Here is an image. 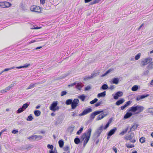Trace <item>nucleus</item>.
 Returning a JSON list of instances; mask_svg holds the SVG:
<instances>
[{"instance_id":"0e129e2a","label":"nucleus","mask_w":153,"mask_h":153,"mask_svg":"<svg viewBox=\"0 0 153 153\" xmlns=\"http://www.w3.org/2000/svg\"><path fill=\"white\" fill-rule=\"evenodd\" d=\"M69 148L68 146L65 147L64 148V149L65 151H67L69 150Z\"/></svg>"},{"instance_id":"423d86ee","label":"nucleus","mask_w":153,"mask_h":153,"mask_svg":"<svg viewBox=\"0 0 153 153\" xmlns=\"http://www.w3.org/2000/svg\"><path fill=\"white\" fill-rule=\"evenodd\" d=\"M11 5L10 3L7 1L0 2V7L2 8H8Z\"/></svg>"},{"instance_id":"f257e3e1","label":"nucleus","mask_w":153,"mask_h":153,"mask_svg":"<svg viewBox=\"0 0 153 153\" xmlns=\"http://www.w3.org/2000/svg\"><path fill=\"white\" fill-rule=\"evenodd\" d=\"M92 131V129L91 128H89L87 132L83 134L81 139L82 140H85L84 142L83 146L85 147L89 141L91 136V133Z\"/></svg>"},{"instance_id":"052dcab7","label":"nucleus","mask_w":153,"mask_h":153,"mask_svg":"<svg viewBox=\"0 0 153 153\" xmlns=\"http://www.w3.org/2000/svg\"><path fill=\"white\" fill-rule=\"evenodd\" d=\"M91 89V87L89 85H88L85 88V91H88Z\"/></svg>"},{"instance_id":"dca6fc26","label":"nucleus","mask_w":153,"mask_h":153,"mask_svg":"<svg viewBox=\"0 0 153 153\" xmlns=\"http://www.w3.org/2000/svg\"><path fill=\"white\" fill-rule=\"evenodd\" d=\"M149 96V95L148 94H146V95H142L138 96L137 97L136 100L137 101H139L140 100L143 99L144 98H145L146 97H148Z\"/></svg>"},{"instance_id":"49530a36","label":"nucleus","mask_w":153,"mask_h":153,"mask_svg":"<svg viewBox=\"0 0 153 153\" xmlns=\"http://www.w3.org/2000/svg\"><path fill=\"white\" fill-rule=\"evenodd\" d=\"M74 142L76 144H78L80 142V139L78 138H76L74 139Z\"/></svg>"},{"instance_id":"a19ab883","label":"nucleus","mask_w":153,"mask_h":153,"mask_svg":"<svg viewBox=\"0 0 153 153\" xmlns=\"http://www.w3.org/2000/svg\"><path fill=\"white\" fill-rule=\"evenodd\" d=\"M103 111H96L94 112V113L95 114V116H96L102 112Z\"/></svg>"},{"instance_id":"3c124183","label":"nucleus","mask_w":153,"mask_h":153,"mask_svg":"<svg viewBox=\"0 0 153 153\" xmlns=\"http://www.w3.org/2000/svg\"><path fill=\"white\" fill-rule=\"evenodd\" d=\"M126 147L128 148H132L134 147V146L133 144H131V145H129L128 144H127L126 145Z\"/></svg>"},{"instance_id":"69168bd1","label":"nucleus","mask_w":153,"mask_h":153,"mask_svg":"<svg viewBox=\"0 0 153 153\" xmlns=\"http://www.w3.org/2000/svg\"><path fill=\"white\" fill-rule=\"evenodd\" d=\"M18 132L17 130H13L12 131V133L13 134H16Z\"/></svg>"},{"instance_id":"bf43d9fd","label":"nucleus","mask_w":153,"mask_h":153,"mask_svg":"<svg viewBox=\"0 0 153 153\" xmlns=\"http://www.w3.org/2000/svg\"><path fill=\"white\" fill-rule=\"evenodd\" d=\"M115 88V86L114 85H111L109 87V88L111 90H112L113 89H114Z\"/></svg>"},{"instance_id":"473e14b6","label":"nucleus","mask_w":153,"mask_h":153,"mask_svg":"<svg viewBox=\"0 0 153 153\" xmlns=\"http://www.w3.org/2000/svg\"><path fill=\"white\" fill-rule=\"evenodd\" d=\"M58 143H59V146L60 148H62V147H63V146L64 145V143L63 141L62 140H59V141Z\"/></svg>"},{"instance_id":"58836bf2","label":"nucleus","mask_w":153,"mask_h":153,"mask_svg":"<svg viewBox=\"0 0 153 153\" xmlns=\"http://www.w3.org/2000/svg\"><path fill=\"white\" fill-rule=\"evenodd\" d=\"M108 88L107 85L104 84L101 87V88L103 90H105L107 89Z\"/></svg>"},{"instance_id":"6ab92c4d","label":"nucleus","mask_w":153,"mask_h":153,"mask_svg":"<svg viewBox=\"0 0 153 153\" xmlns=\"http://www.w3.org/2000/svg\"><path fill=\"white\" fill-rule=\"evenodd\" d=\"M113 69L110 68L107 70L105 73L102 74L101 75V76L102 77H104V76H106L108 74H109L111 72L113 71Z\"/></svg>"},{"instance_id":"864d4df0","label":"nucleus","mask_w":153,"mask_h":153,"mask_svg":"<svg viewBox=\"0 0 153 153\" xmlns=\"http://www.w3.org/2000/svg\"><path fill=\"white\" fill-rule=\"evenodd\" d=\"M91 79H92V78L91 77V76H85L84 77V79L85 81Z\"/></svg>"},{"instance_id":"39448f33","label":"nucleus","mask_w":153,"mask_h":153,"mask_svg":"<svg viewBox=\"0 0 153 153\" xmlns=\"http://www.w3.org/2000/svg\"><path fill=\"white\" fill-rule=\"evenodd\" d=\"M134 136V133H131L129 134L126 136L125 139L126 140H130V142L131 143H134L136 142L135 139H133V140H132Z\"/></svg>"},{"instance_id":"0eeeda50","label":"nucleus","mask_w":153,"mask_h":153,"mask_svg":"<svg viewBox=\"0 0 153 153\" xmlns=\"http://www.w3.org/2000/svg\"><path fill=\"white\" fill-rule=\"evenodd\" d=\"M40 7L38 6L32 5L31 6L30 9L31 11L40 13L41 12Z\"/></svg>"},{"instance_id":"2eb2a0df","label":"nucleus","mask_w":153,"mask_h":153,"mask_svg":"<svg viewBox=\"0 0 153 153\" xmlns=\"http://www.w3.org/2000/svg\"><path fill=\"white\" fill-rule=\"evenodd\" d=\"M107 115V114H105L104 113H102L101 114L99 115L97 119V120H99L103 119L104 117H105Z\"/></svg>"},{"instance_id":"6e6552de","label":"nucleus","mask_w":153,"mask_h":153,"mask_svg":"<svg viewBox=\"0 0 153 153\" xmlns=\"http://www.w3.org/2000/svg\"><path fill=\"white\" fill-rule=\"evenodd\" d=\"M79 102V100L77 99H74L72 103L71 106V108L74 109H75L78 105Z\"/></svg>"},{"instance_id":"1a4fd4ad","label":"nucleus","mask_w":153,"mask_h":153,"mask_svg":"<svg viewBox=\"0 0 153 153\" xmlns=\"http://www.w3.org/2000/svg\"><path fill=\"white\" fill-rule=\"evenodd\" d=\"M42 138V137L41 135H32L28 138L30 140H36V141L39 140Z\"/></svg>"},{"instance_id":"c9c22d12","label":"nucleus","mask_w":153,"mask_h":153,"mask_svg":"<svg viewBox=\"0 0 153 153\" xmlns=\"http://www.w3.org/2000/svg\"><path fill=\"white\" fill-rule=\"evenodd\" d=\"M138 89V86L137 85H135L133 86L131 90L133 91H135Z\"/></svg>"},{"instance_id":"ea45409f","label":"nucleus","mask_w":153,"mask_h":153,"mask_svg":"<svg viewBox=\"0 0 153 153\" xmlns=\"http://www.w3.org/2000/svg\"><path fill=\"white\" fill-rule=\"evenodd\" d=\"M78 111L77 110L75 111L72 112V115L73 117H75L78 116Z\"/></svg>"},{"instance_id":"c756f323","label":"nucleus","mask_w":153,"mask_h":153,"mask_svg":"<svg viewBox=\"0 0 153 153\" xmlns=\"http://www.w3.org/2000/svg\"><path fill=\"white\" fill-rule=\"evenodd\" d=\"M75 127L74 126H70L68 128V130L72 133L75 128Z\"/></svg>"},{"instance_id":"2f4dec72","label":"nucleus","mask_w":153,"mask_h":153,"mask_svg":"<svg viewBox=\"0 0 153 153\" xmlns=\"http://www.w3.org/2000/svg\"><path fill=\"white\" fill-rule=\"evenodd\" d=\"M30 65V64H25L24 65L22 66H20L18 67H16V68L17 69H20L24 68H27Z\"/></svg>"},{"instance_id":"4be33fe9","label":"nucleus","mask_w":153,"mask_h":153,"mask_svg":"<svg viewBox=\"0 0 153 153\" xmlns=\"http://www.w3.org/2000/svg\"><path fill=\"white\" fill-rule=\"evenodd\" d=\"M40 83H35L33 84H30L28 88L26 89L27 90H28L29 89H30L34 88L35 86H36V85L39 84Z\"/></svg>"},{"instance_id":"20e7f679","label":"nucleus","mask_w":153,"mask_h":153,"mask_svg":"<svg viewBox=\"0 0 153 153\" xmlns=\"http://www.w3.org/2000/svg\"><path fill=\"white\" fill-rule=\"evenodd\" d=\"M152 60L151 58L149 57L145 58L142 60L140 63L141 66H144L147 65L148 64L150 63Z\"/></svg>"},{"instance_id":"a878e982","label":"nucleus","mask_w":153,"mask_h":153,"mask_svg":"<svg viewBox=\"0 0 153 153\" xmlns=\"http://www.w3.org/2000/svg\"><path fill=\"white\" fill-rule=\"evenodd\" d=\"M34 114L36 117L40 116L41 114V111L39 110H36L34 111Z\"/></svg>"},{"instance_id":"a211bd4d","label":"nucleus","mask_w":153,"mask_h":153,"mask_svg":"<svg viewBox=\"0 0 153 153\" xmlns=\"http://www.w3.org/2000/svg\"><path fill=\"white\" fill-rule=\"evenodd\" d=\"M119 81V79L118 78H114L112 79V83L115 84H118Z\"/></svg>"},{"instance_id":"412c9836","label":"nucleus","mask_w":153,"mask_h":153,"mask_svg":"<svg viewBox=\"0 0 153 153\" xmlns=\"http://www.w3.org/2000/svg\"><path fill=\"white\" fill-rule=\"evenodd\" d=\"M131 103V101H128L124 105L121 107V110H123L125 109L126 107L130 105Z\"/></svg>"},{"instance_id":"774afa93","label":"nucleus","mask_w":153,"mask_h":153,"mask_svg":"<svg viewBox=\"0 0 153 153\" xmlns=\"http://www.w3.org/2000/svg\"><path fill=\"white\" fill-rule=\"evenodd\" d=\"M109 125V123H107V124L105 126L104 128V129H105L107 128H108Z\"/></svg>"},{"instance_id":"f8f14e48","label":"nucleus","mask_w":153,"mask_h":153,"mask_svg":"<svg viewBox=\"0 0 153 153\" xmlns=\"http://www.w3.org/2000/svg\"><path fill=\"white\" fill-rule=\"evenodd\" d=\"M103 129L102 126H100L97 129L95 133V135H97V137H98L101 134Z\"/></svg>"},{"instance_id":"8fccbe9b","label":"nucleus","mask_w":153,"mask_h":153,"mask_svg":"<svg viewBox=\"0 0 153 153\" xmlns=\"http://www.w3.org/2000/svg\"><path fill=\"white\" fill-rule=\"evenodd\" d=\"M24 110L22 108V107L18 109L17 111V113H20L22 112Z\"/></svg>"},{"instance_id":"72a5a7b5","label":"nucleus","mask_w":153,"mask_h":153,"mask_svg":"<svg viewBox=\"0 0 153 153\" xmlns=\"http://www.w3.org/2000/svg\"><path fill=\"white\" fill-rule=\"evenodd\" d=\"M29 105V104L26 103L24 104L23 105L22 108L25 110L27 108L28 106Z\"/></svg>"},{"instance_id":"f704fd0d","label":"nucleus","mask_w":153,"mask_h":153,"mask_svg":"<svg viewBox=\"0 0 153 153\" xmlns=\"http://www.w3.org/2000/svg\"><path fill=\"white\" fill-rule=\"evenodd\" d=\"M101 0H94L92 2L90 3V5H92L94 4L97 3L99 2Z\"/></svg>"},{"instance_id":"4c0bfd02","label":"nucleus","mask_w":153,"mask_h":153,"mask_svg":"<svg viewBox=\"0 0 153 153\" xmlns=\"http://www.w3.org/2000/svg\"><path fill=\"white\" fill-rule=\"evenodd\" d=\"M33 119V117L31 114H30L27 118V120L28 121H31Z\"/></svg>"},{"instance_id":"cd10ccee","label":"nucleus","mask_w":153,"mask_h":153,"mask_svg":"<svg viewBox=\"0 0 153 153\" xmlns=\"http://www.w3.org/2000/svg\"><path fill=\"white\" fill-rule=\"evenodd\" d=\"M72 99H68L66 100L65 102V104L67 105H69L71 104H72Z\"/></svg>"},{"instance_id":"c03bdc74","label":"nucleus","mask_w":153,"mask_h":153,"mask_svg":"<svg viewBox=\"0 0 153 153\" xmlns=\"http://www.w3.org/2000/svg\"><path fill=\"white\" fill-rule=\"evenodd\" d=\"M83 129V127H81L80 128V129L77 131V132L76 133V134H77L78 135L80 134L81 133V132H82Z\"/></svg>"},{"instance_id":"bb28decb","label":"nucleus","mask_w":153,"mask_h":153,"mask_svg":"<svg viewBox=\"0 0 153 153\" xmlns=\"http://www.w3.org/2000/svg\"><path fill=\"white\" fill-rule=\"evenodd\" d=\"M148 70H151L153 68V62H151L147 67Z\"/></svg>"},{"instance_id":"f3484780","label":"nucleus","mask_w":153,"mask_h":153,"mask_svg":"<svg viewBox=\"0 0 153 153\" xmlns=\"http://www.w3.org/2000/svg\"><path fill=\"white\" fill-rule=\"evenodd\" d=\"M63 119V118L62 117H59L57 119V120L56 122V124H58L61 123H62Z\"/></svg>"},{"instance_id":"338daca9","label":"nucleus","mask_w":153,"mask_h":153,"mask_svg":"<svg viewBox=\"0 0 153 153\" xmlns=\"http://www.w3.org/2000/svg\"><path fill=\"white\" fill-rule=\"evenodd\" d=\"M76 84V82H74L73 83H72L70 85H68V87H72L74 86V85H75Z\"/></svg>"},{"instance_id":"aec40b11","label":"nucleus","mask_w":153,"mask_h":153,"mask_svg":"<svg viewBox=\"0 0 153 153\" xmlns=\"http://www.w3.org/2000/svg\"><path fill=\"white\" fill-rule=\"evenodd\" d=\"M138 125L136 123L134 124L132 127L130 128V132L131 131H134L138 127Z\"/></svg>"},{"instance_id":"de8ad7c7","label":"nucleus","mask_w":153,"mask_h":153,"mask_svg":"<svg viewBox=\"0 0 153 153\" xmlns=\"http://www.w3.org/2000/svg\"><path fill=\"white\" fill-rule=\"evenodd\" d=\"M139 140L140 143H143L145 142V138L144 137H142Z\"/></svg>"},{"instance_id":"7c9ffc66","label":"nucleus","mask_w":153,"mask_h":153,"mask_svg":"<svg viewBox=\"0 0 153 153\" xmlns=\"http://www.w3.org/2000/svg\"><path fill=\"white\" fill-rule=\"evenodd\" d=\"M99 74L98 72H94L91 74V77L92 79L94 77L97 76Z\"/></svg>"},{"instance_id":"5701e85b","label":"nucleus","mask_w":153,"mask_h":153,"mask_svg":"<svg viewBox=\"0 0 153 153\" xmlns=\"http://www.w3.org/2000/svg\"><path fill=\"white\" fill-rule=\"evenodd\" d=\"M132 115L133 114L131 112H127L124 116V119H127L131 117Z\"/></svg>"},{"instance_id":"6e6d98bb","label":"nucleus","mask_w":153,"mask_h":153,"mask_svg":"<svg viewBox=\"0 0 153 153\" xmlns=\"http://www.w3.org/2000/svg\"><path fill=\"white\" fill-rule=\"evenodd\" d=\"M33 148V146L30 145H29L27 146L26 148V149L27 150H29L30 149L32 148Z\"/></svg>"},{"instance_id":"f03ea898","label":"nucleus","mask_w":153,"mask_h":153,"mask_svg":"<svg viewBox=\"0 0 153 153\" xmlns=\"http://www.w3.org/2000/svg\"><path fill=\"white\" fill-rule=\"evenodd\" d=\"M144 109V108L141 105H134L129 109V111L136 112V114H138L142 112Z\"/></svg>"},{"instance_id":"4d7b16f0","label":"nucleus","mask_w":153,"mask_h":153,"mask_svg":"<svg viewBox=\"0 0 153 153\" xmlns=\"http://www.w3.org/2000/svg\"><path fill=\"white\" fill-rule=\"evenodd\" d=\"M149 72L148 70H146L143 72V74L144 75H146L149 74Z\"/></svg>"},{"instance_id":"79ce46f5","label":"nucleus","mask_w":153,"mask_h":153,"mask_svg":"<svg viewBox=\"0 0 153 153\" xmlns=\"http://www.w3.org/2000/svg\"><path fill=\"white\" fill-rule=\"evenodd\" d=\"M128 128H127L126 129L124 130L122 132H121L120 134L121 135H124L125 133H126L127 131L128 130Z\"/></svg>"},{"instance_id":"680f3d73","label":"nucleus","mask_w":153,"mask_h":153,"mask_svg":"<svg viewBox=\"0 0 153 153\" xmlns=\"http://www.w3.org/2000/svg\"><path fill=\"white\" fill-rule=\"evenodd\" d=\"M7 91L6 90V89L5 88L4 89H3V90H1L0 91V93H1L3 94V93H6V92H7Z\"/></svg>"},{"instance_id":"13d9d810","label":"nucleus","mask_w":153,"mask_h":153,"mask_svg":"<svg viewBox=\"0 0 153 153\" xmlns=\"http://www.w3.org/2000/svg\"><path fill=\"white\" fill-rule=\"evenodd\" d=\"M95 114H94V112L91 113V115L90 117L92 119H94L95 117Z\"/></svg>"},{"instance_id":"e2e57ef3","label":"nucleus","mask_w":153,"mask_h":153,"mask_svg":"<svg viewBox=\"0 0 153 153\" xmlns=\"http://www.w3.org/2000/svg\"><path fill=\"white\" fill-rule=\"evenodd\" d=\"M12 87V85H9V86L5 88L6 90L7 91L9 90L10 88H11Z\"/></svg>"},{"instance_id":"a18cd8bd","label":"nucleus","mask_w":153,"mask_h":153,"mask_svg":"<svg viewBox=\"0 0 153 153\" xmlns=\"http://www.w3.org/2000/svg\"><path fill=\"white\" fill-rule=\"evenodd\" d=\"M98 100L97 98H95L94 100L90 102V103L91 104H93L96 103Z\"/></svg>"},{"instance_id":"c85d7f7f","label":"nucleus","mask_w":153,"mask_h":153,"mask_svg":"<svg viewBox=\"0 0 153 153\" xmlns=\"http://www.w3.org/2000/svg\"><path fill=\"white\" fill-rule=\"evenodd\" d=\"M78 98L81 100L82 101H84L86 97L84 94H82L79 96Z\"/></svg>"},{"instance_id":"e433bc0d","label":"nucleus","mask_w":153,"mask_h":153,"mask_svg":"<svg viewBox=\"0 0 153 153\" xmlns=\"http://www.w3.org/2000/svg\"><path fill=\"white\" fill-rule=\"evenodd\" d=\"M76 87L79 90H81L82 88L81 83H78L76 86Z\"/></svg>"},{"instance_id":"5fc2aeb1","label":"nucleus","mask_w":153,"mask_h":153,"mask_svg":"<svg viewBox=\"0 0 153 153\" xmlns=\"http://www.w3.org/2000/svg\"><path fill=\"white\" fill-rule=\"evenodd\" d=\"M67 94V92L66 91H63L61 92V96L62 97L64 95H66Z\"/></svg>"},{"instance_id":"9b49d317","label":"nucleus","mask_w":153,"mask_h":153,"mask_svg":"<svg viewBox=\"0 0 153 153\" xmlns=\"http://www.w3.org/2000/svg\"><path fill=\"white\" fill-rule=\"evenodd\" d=\"M47 147L48 149H51V150L49 151V153H57L56 150V151H55L56 148L54 149V151L53 150V146L52 145L48 144L47 145Z\"/></svg>"},{"instance_id":"09e8293b","label":"nucleus","mask_w":153,"mask_h":153,"mask_svg":"<svg viewBox=\"0 0 153 153\" xmlns=\"http://www.w3.org/2000/svg\"><path fill=\"white\" fill-rule=\"evenodd\" d=\"M141 56V53H138L137 54L135 57V59L136 60H138L140 57Z\"/></svg>"},{"instance_id":"7ed1b4c3","label":"nucleus","mask_w":153,"mask_h":153,"mask_svg":"<svg viewBox=\"0 0 153 153\" xmlns=\"http://www.w3.org/2000/svg\"><path fill=\"white\" fill-rule=\"evenodd\" d=\"M58 102L57 101L53 102L49 107L50 110L53 112L58 111L59 109V107L57 106Z\"/></svg>"},{"instance_id":"b1692460","label":"nucleus","mask_w":153,"mask_h":153,"mask_svg":"<svg viewBox=\"0 0 153 153\" xmlns=\"http://www.w3.org/2000/svg\"><path fill=\"white\" fill-rule=\"evenodd\" d=\"M106 95V91H104L103 92L98 94L97 97L98 98L104 97Z\"/></svg>"},{"instance_id":"9d476101","label":"nucleus","mask_w":153,"mask_h":153,"mask_svg":"<svg viewBox=\"0 0 153 153\" xmlns=\"http://www.w3.org/2000/svg\"><path fill=\"white\" fill-rule=\"evenodd\" d=\"M92 111V109L91 108H88L87 109L84 110L82 113L79 114L78 115L79 116H84L91 112Z\"/></svg>"},{"instance_id":"4468645a","label":"nucleus","mask_w":153,"mask_h":153,"mask_svg":"<svg viewBox=\"0 0 153 153\" xmlns=\"http://www.w3.org/2000/svg\"><path fill=\"white\" fill-rule=\"evenodd\" d=\"M117 130V128L116 127H114V128L110 131L108 133V136H111L112 135L114 134L115 132Z\"/></svg>"},{"instance_id":"603ef678","label":"nucleus","mask_w":153,"mask_h":153,"mask_svg":"<svg viewBox=\"0 0 153 153\" xmlns=\"http://www.w3.org/2000/svg\"><path fill=\"white\" fill-rule=\"evenodd\" d=\"M102 103V101L99 102L95 104V106L96 107H97L98 106H99Z\"/></svg>"},{"instance_id":"393cba45","label":"nucleus","mask_w":153,"mask_h":153,"mask_svg":"<svg viewBox=\"0 0 153 153\" xmlns=\"http://www.w3.org/2000/svg\"><path fill=\"white\" fill-rule=\"evenodd\" d=\"M124 100L123 99H121L117 101L116 102V104L117 105H119L120 104H122L124 102Z\"/></svg>"},{"instance_id":"ddd939ff","label":"nucleus","mask_w":153,"mask_h":153,"mask_svg":"<svg viewBox=\"0 0 153 153\" xmlns=\"http://www.w3.org/2000/svg\"><path fill=\"white\" fill-rule=\"evenodd\" d=\"M123 93L121 91H118L116 93L114 96V98L115 100H117L118 99L119 97H121L122 96Z\"/></svg>"},{"instance_id":"37998d69","label":"nucleus","mask_w":153,"mask_h":153,"mask_svg":"<svg viewBox=\"0 0 153 153\" xmlns=\"http://www.w3.org/2000/svg\"><path fill=\"white\" fill-rule=\"evenodd\" d=\"M147 111L150 113L151 114L153 115V108H149L147 110Z\"/></svg>"}]
</instances>
